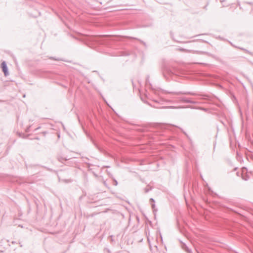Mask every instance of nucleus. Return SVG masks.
Segmentation results:
<instances>
[{
  "label": "nucleus",
  "mask_w": 253,
  "mask_h": 253,
  "mask_svg": "<svg viewBox=\"0 0 253 253\" xmlns=\"http://www.w3.org/2000/svg\"><path fill=\"white\" fill-rule=\"evenodd\" d=\"M179 73V72L175 69L167 68L165 69L163 72V75L167 80H169V77H170L172 80H175V77L176 76H178Z\"/></svg>",
  "instance_id": "1"
},
{
  "label": "nucleus",
  "mask_w": 253,
  "mask_h": 253,
  "mask_svg": "<svg viewBox=\"0 0 253 253\" xmlns=\"http://www.w3.org/2000/svg\"><path fill=\"white\" fill-rule=\"evenodd\" d=\"M177 99H178L179 102L181 103H190L193 104L197 103V102L192 101L190 98L185 97H177Z\"/></svg>",
  "instance_id": "2"
},
{
  "label": "nucleus",
  "mask_w": 253,
  "mask_h": 253,
  "mask_svg": "<svg viewBox=\"0 0 253 253\" xmlns=\"http://www.w3.org/2000/svg\"><path fill=\"white\" fill-rule=\"evenodd\" d=\"M1 68L5 77L9 75L8 69L5 61H3L1 64Z\"/></svg>",
  "instance_id": "3"
},
{
  "label": "nucleus",
  "mask_w": 253,
  "mask_h": 253,
  "mask_svg": "<svg viewBox=\"0 0 253 253\" xmlns=\"http://www.w3.org/2000/svg\"><path fill=\"white\" fill-rule=\"evenodd\" d=\"M166 93L169 94H173L175 95H179V94H190L192 95H197L196 93L192 92H184V91H179V92H169L166 91Z\"/></svg>",
  "instance_id": "4"
},
{
  "label": "nucleus",
  "mask_w": 253,
  "mask_h": 253,
  "mask_svg": "<svg viewBox=\"0 0 253 253\" xmlns=\"http://www.w3.org/2000/svg\"><path fill=\"white\" fill-rule=\"evenodd\" d=\"M182 248L187 253H192V251L191 249H189L188 247L185 244H183L182 245Z\"/></svg>",
  "instance_id": "5"
},
{
  "label": "nucleus",
  "mask_w": 253,
  "mask_h": 253,
  "mask_svg": "<svg viewBox=\"0 0 253 253\" xmlns=\"http://www.w3.org/2000/svg\"><path fill=\"white\" fill-rule=\"evenodd\" d=\"M149 78H150L149 76H147L146 80V84L147 85L149 84L150 86V87L152 88V89L154 90V89L152 87V85L151 84L150 82Z\"/></svg>",
  "instance_id": "6"
},
{
  "label": "nucleus",
  "mask_w": 253,
  "mask_h": 253,
  "mask_svg": "<svg viewBox=\"0 0 253 253\" xmlns=\"http://www.w3.org/2000/svg\"><path fill=\"white\" fill-rule=\"evenodd\" d=\"M238 48L244 51L246 53H249V54H250L251 55H253V52H252L250 51L249 50H248V49H247L246 48H244L243 47H238Z\"/></svg>",
  "instance_id": "7"
},
{
  "label": "nucleus",
  "mask_w": 253,
  "mask_h": 253,
  "mask_svg": "<svg viewBox=\"0 0 253 253\" xmlns=\"http://www.w3.org/2000/svg\"><path fill=\"white\" fill-rule=\"evenodd\" d=\"M92 142L94 144V145L96 147V148L100 152H103V149L101 148V147H100L93 140H92Z\"/></svg>",
  "instance_id": "8"
},
{
  "label": "nucleus",
  "mask_w": 253,
  "mask_h": 253,
  "mask_svg": "<svg viewBox=\"0 0 253 253\" xmlns=\"http://www.w3.org/2000/svg\"><path fill=\"white\" fill-rule=\"evenodd\" d=\"M58 160L59 161H60V162L61 163H63V161H67L68 160V159H67L65 157H63L62 156H59L58 157Z\"/></svg>",
  "instance_id": "9"
},
{
  "label": "nucleus",
  "mask_w": 253,
  "mask_h": 253,
  "mask_svg": "<svg viewBox=\"0 0 253 253\" xmlns=\"http://www.w3.org/2000/svg\"><path fill=\"white\" fill-rule=\"evenodd\" d=\"M244 3L248 4L251 5L252 10L251 12L253 14V2H245Z\"/></svg>",
  "instance_id": "10"
},
{
  "label": "nucleus",
  "mask_w": 253,
  "mask_h": 253,
  "mask_svg": "<svg viewBox=\"0 0 253 253\" xmlns=\"http://www.w3.org/2000/svg\"><path fill=\"white\" fill-rule=\"evenodd\" d=\"M151 207L153 210V212H155L157 211V209H156L155 204V203H152L151 204Z\"/></svg>",
  "instance_id": "11"
},
{
  "label": "nucleus",
  "mask_w": 253,
  "mask_h": 253,
  "mask_svg": "<svg viewBox=\"0 0 253 253\" xmlns=\"http://www.w3.org/2000/svg\"><path fill=\"white\" fill-rule=\"evenodd\" d=\"M178 50L181 51H186V52L189 51V50L184 49V48H178Z\"/></svg>",
  "instance_id": "12"
},
{
  "label": "nucleus",
  "mask_w": 253,
  "mask_h": 253,
  "mask_svg": "<svg viewBox=\"0 0 253 253\" xmlns=\"http://www.w3.org/2000/svg\"><path fill=\"white\" fill-rule=\"evenodd\" d=\"M171 126V125H168L163 126V127H165V128L168 129V128H169Z\"/></svg>",
  "instance_id": "13"
},
{
  "label": "nucleus",
  "mask_w": 253,
  "mask_h": 253,
  "mask_svg": "<svg viewBox=\"0 0 253 253\" xmlns=\"http://www.w3.org/2000/svg\"><path fill=\"white\" fill-rule=\"evenodd\" d=\"M118 181L116 179H113V184L115 186H117L118 185Z\"/></svg>",
  "instance_id": "14"
},
{
  "label": "nucleus",
  "mask_w": 253,
  "mask_h": 253,
  "mask_svg": "<svg viewBox=\"0 0 253 253\" xmlns=\"http://www.w3.org/2000/svg\"><path fill=\"white\" fill-rule=\"evenodd\" d=\"M150 203L151 204L152 203H155V200L153 198H151L150 199Z\"/></svg>",
  "instance_id": "15"
},
{
  "label": "nucleus",
  "mask_w": 253,
  "mask_h": 253,
  "mask_svg": "<svg viewBox=\"0 0 253 253\" xmlns=\"http://www.w3.org/2000/svg\"><path fill=\"white\" fill-rule=\"evenodd\" d=\"M50 59H53L54 60H57V61H59V60H62L61 59H59V58H54L53 57H51L49 58Z\"/></svg>",
  "instance_id": "16"
},
{
  "label": "nucleus",
  "mask_w": 253,
  "mask_h": 253,
  "mask_svg": "<svg viewBox=\"0 0 253 253\" xmlns=\"http://www.w3.org/2000/svg\"><path fill=\"white\" fill-rule=\"evenodd\" d=\"M154 101L156 102V103H160V102H161L162 101L161 99H158V100L155 99V100H154Z\"/></svg>",
  "instance_id": "17"
},
{
  "label": "nucleus",
  "mask_w": 253,
  "mask_h": 253,
  "mask_svg": "<svg viewBox=\"0 0 253 253\" xmlns=\"http://www.w3.org/2000/svg\"><path fill=\"white\" fill-rule=\"evenodd\" d=\"M237 5H238V6H239V8H240V9L243 10V8L242 7V6H241V5H240V2H238Z\"/></svg>",
  "instance_id": "18"
},
{
  "label": "nucleus",
  "mask_w": 253,
  "mask_h": 253,
  "mask_svg": "<svg viewBox=\"0 0 253 253\" xmlns=\"http://www.w3.org/2000/svg\"><path fill=\"white\" fill-rule=\"evenodd\" d=\"M140 41L145 47L147 46V44H146V42H143L142 41Z\"/></svg>",
  "instance_id": "19"
},
{
  "label": "nucleus",
  "mask_w": 253,
  "mask_h": 253,
  "mask_svg": "<svg viewBox=\"0 0 253 253\" xmlns=\"http://www.w3.org/2000/svg\"><path fill=\"white\" fill-rule=\"evenodd\" d=\"M144 190L145 193H148L150 191V189L146 188H145Z\"/></svg>",
  "instance_id": "20"
},
{
  "label": "nucleus",
  "mask_w": 253,
  "mask_h": 253,
  "mask_svg": "<svg viewBox=\"0 0 253 253\" xmlns=\"http://www.w3.org/2000/svg\"><path fill=\"white\" fill-rule=\"evenodd\" d=\"M198 40L200 41H201V42H203L208 43V42L207 41H205L204 40H197V41H198Z\"/></svg>",
  "instance_id": "21"
},
{
  "label": "nucleus",
  "mask_w": 253,
  "mask_h": 253,
  "mask_svg": "<svg viewBox=\"0 0 253 253\" xmlns=\"http://www.w3.org/2000/svg\"><path fill=\"white\" fill-rule=\"evenodd\" d=\"M64 180L65 182H71V180L70 179H68V180H67V179H65V180Z\"/></svg>",
  "instance_id": "22"
},
{
  "label": "nucleus",
  "mask_w": 253,
  "mask_h": 253,
  "mask_svg": "<svg viewBox=\"0 0 253 253\" xmlns=\"http://www.w3.org/2000/svg\"><path fill=\"white\" fill-rule=\"evenodd\" d=\"M31 127V126H29L28 128H27L26 130V132H29L30 131V127Z\"/></svg>",
  "instance_id": "23"
},
{
  "label": "nucleus",
  "mask_w": 253,
  "mask_h": 253,
  "mask_svg": "<svg viewBox=\"0 0 253 253\" xmlns=\"http://www.w3.org/2000/svg\"><path fill=\"white\" fill-rule=\"evenodd\" d=\"M179 128L180 129H181V130L182 131V132H183V133H184V134H185L187 137H188V135L186 134V133L185 131H184L182 130V128H180V127H179Z\"/></svg>",
  "instance_id": "24"
},
{
  "label": "nucleus",
  "mask_w": 253,
  "mask_h": 253,
  "mask_svg": "<svg viewBox=\"0 0 253 253\" xmlns=\"http://www.w3.org/2000/svg\"><path fill=\"white\" fill-rule=\"evenodd\" d=\"M230 44L231 45H232L233 46L236 47V48H238V47L237 46H235L234 44H233L232 42H230Z\"/></svg>",
  "instance_id": "25"
},
{
  "label": "nucleus",
  "mask_w": 253,
  "mask_h": 253,
  "mask_svg": "<svg viewBox=\"0 0 253 253\" xmlns=\"http://www.w3.org/2000/svg\"><path fill=\"white\" fill-rule=\"evenodd\" d=\"M200 109L201 110H206V109L203 108H200Z\"/></svg>",
  "instance_id": "26"
},
{
  "label": "nucleus",
  "mask_w": 253,
  "mask_h": 253,
  "mask_svg": "<svg viewBox=\"0 0 253 253\" xmlns=\"http://www.w3.org/2000/svg\"><path fill=\"white\" fill-rule=\"evenodd\" d=\"M40 127L39 126V127H37V128H36L35 130H37L40 129Z\"/></svg>",
  "instance_id": "27"
},
{
  "label": "nucleus",
  "mask_w": 253,
  "mask_h": 253,
  "mask_svg": "<svg viewBox=\"0 0 253 253\" xmlns=\"http://www.w3.org/2000/svg\"><path fill=\"white\" fill-rule=\"evenodd\" d=\"M225 0H220V2L221 3L223 2Z\"/></svg>",
  "instance_id": "28"
},
{
  "label": "nucleus",
  "mask_w": 253,
  "mask_h": 253,
  "mask_svg": "<svg viewBox=\"0 0 253 253\" xmlns=\"http://www.w3.org/2000/svg\"><path fill=\"white\" fill-rule=\"evenodd\" d=\"M202 35H203V34H199V35H198L195 36V37H196V36H200Z\"/></svg>",
  "instance_id": "29"
},
{
  "label": "nucleus",
  "mask_w": 253,
  "mask_h": 253,
  "mask_svg": "<svg viewBox=\"0 0 253 253\" xmlns=\"http://www.w3.org/2000/svg\"><path fill=\"white\" fill-rule=\"evenodd\" d=\"M201 52L202 54L206 53V52H203V51L202 52V51H201Z\"/></svg>",
  "instance_id": "30"
},
{
  "label": "nucleus",
  "mask_w": 253,
  "mask_h": 253,
  "mask_svg": "<svg viewBox=\"0 0 253 253\" xmlns=\"http://www.w3.org/2000/svg\"><path fill=\"white\" fill-rule=\"evenodd\" d=\"M104 184L105 185H106V182H105V181H104Z\"/></svg>",
  "instance_id": "31"
}]
</instances>
